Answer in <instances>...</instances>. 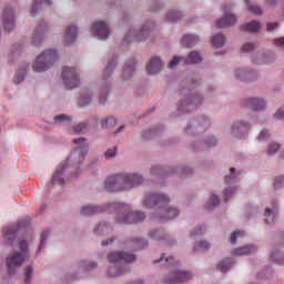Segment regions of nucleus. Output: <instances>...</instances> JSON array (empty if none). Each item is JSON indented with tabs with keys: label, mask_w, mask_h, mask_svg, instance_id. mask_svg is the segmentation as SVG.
I'll list each match as a JSON object with an SVG mask.
<instances>
[{
	"label": "nucleus",
	"mask_w": 284,
	"mask_h": 284,
	"mask_svg": "<svg viewBox=\"0 0 284 284\" xmlns=\"http://www.w3.org/2000/svg\"><path fill=\"white\" fill-rule=\"evenodd\" d=\"M236 79H240V81H250V78L247 77V73L243 71H237L235 73Z\"/></svg>",
	"instance_id": "obj_53"
},
{
	"label": "nucleus",
	"mask_w": 284,
	"mask_h": 284,
	"mask_svg": "<svg viewBox=\"0 0 284 284\" xmlns=\"http://www.w3.org/2000/svg\"><path fill=\"white\" fill-rule=\"evenodd\" d=\"M92 103V98H90V94H82L78 100V105L80 108H85V105H90Z\"/></svg>",
	"instance_id": "obj_40"
},
{
	"label": "nucleus",
	"mask_w": 284,
	"mask_h": 284,
	"mask_svg": "<svg viewBox=\"0 0 284 284\" xmlns=\"http://www.w3.org/2000/svg\"><path fill=\"white\" fill-rule=\"evenodd\" d=\"M49 236H50V231L49 230H45V231L42 232L41 240H40V245L38 247L37 254H39V252H41V250H43V247H45V242L48 241Z\"/></svg>",
	"instance_id": "obj_43"
},
{
	"label": "nucleus",
	"mask_w": 284,
	"mask_h": 284,
	"mask_svg": "<svg viewBox=\"0 0 284 284\" xmlns=\"http://www.w3.org/2000/svg\"><path fill=\"white\" fill-rule=\"evenodd\" d=\"M49 183L51 185H61L64 183V180H61V179H53V180H49Z\"/></svg>",
	"instance_id": "obj_61"
},
{
	"label": "nucleus",
	"mask_w": 284,
	"mask_h": 284,
	"mask_svg": "<svg viewBox=\"0 0 284 284\" xmlns=\"http://www.w3.org/2000/svg\"><path fill=\"white\" fill-rule=\"evenodd\" d=\"M199 43V37L193 34H186L182 38L181 44L183 48H192Z\"/></svg>",
	"instance_id": "obj_27"
},
{
	"label": "nucleus",
	"mask_w": 284,
	"mask_h": 284,
	"mask_svg": "<svg viewBox=\"0 0 284 284\" xmlns=\"http://www.w3.org/2000/svg\"><path fill=\"white\" fill-rule=\"evenodd\" d=\"M270 260L277 263V265H284V253L280 250H273L271 252Z\"/></svg>",
	"instance_id": "obj_31"
},
{
	"label": "nucleus",
	"mask_w": 284,
	"mask_h": 284,
	"mask_svg": "<svg viewBox=\"0 0 284 284\" xmlns=\"http://www.w3.org/2000/svg\"><path fill=\"white\" fill-rule=\"evenodd\" d=\"M131 245L134 247V250H141V247H145V245H148V241L136 237L132 240Z\"/></svg>",
	"instance_id": "obj_42"
},
{
	"label": "nucleus",
	"mask_w": 284,
	"mask_h": 284,
	"mask_svg": "<svg viewBox=\"0 0 284 284\" xmlns=\"http://www.w3.org/2000/svg\"><path fill=\"white\" fill-rule=\"evenodd\" d=\"M244 2L246 3V6H247L250 12H252V14H256L257 17L263 14V9H261V7H258L256 4H250V0H244Z\"/></svg>",
	"instance_id": "obj_39"
},
{
	"label": "nucleus",
	"mask_w": 284,
	"mask_h": 284,
	"mask_svg": "<svg viewBox=\"0 0 284 284\" xmlns=\"http://www.w3.org/2000/svg\"><path fill=\"white\" fill-rule=\"evenodd\" d=\"M205 234V226H196L195 229H193L190 233V237L191 239H196V236H201Z\"/></svg>",
	"instance_id": "obj_45"
},
{
	"label": "nucleus",
	"mask_w": 284,
	"mask_h": 284,
	"mask_svg": "<svg viewBox=\"0 0 284 284\" xmlns=\"http://www.w3.org/2000/svg\"><path fill=\"white\" fill-rule=\"evenodd\" d=\"M274 116L275 119H284V110L280 109Z\"/></svg>",
	"instance_id": "obj_62"
},
{
	"label": "nucleus",
	"mask_w": 284,
	"mask_h": 284,
	"mask_svg": "<svg viewBox=\"0 0 284 284\" xmlns=\"http://www.w3.org/2000/svg\"><path fill=\"white\" fill-rule=\"evenodd\" d=\"M203 101V98L201 95H195L193 98H187L183 102H181L179 110L181 112H190V110H194L199 103Z\"/></svg>",
	"instance_id": "obj_15"
},
{
	"label": "nucleus",
	"mask_w": 284,
	"mask_h": 284,
	"mask_svg": "<svg viewBox=\"0 0 284 284\" xmlns=\"http://www.w3.org/2000/svg\"><path fill=\"white\" fill-rule=\"evenodd\" d=\"M181 19V12L179 11H170L166 16V21L169 23H176Z\"/></svg>",
	"instance_id": "obj_41"
},
{
	"label": "nucleus",
	"mask_w": 284,
	"mask_h": 284,
	"mask_svg": "<svg viewBox=\"0 0 284 284\" xmlns=\"http://www.w3.org/2000/svg\"><path fill=\"white\" fill-rule=\"evenodd\" d=\"M244 236H245V232H243V231H235V232H233V233L231 234L230 241H231V243H232L233 245H235L236 240L243 239Z\"/></svg>",
	"instance_id": "obj_48"
},
{
	"label": "nucleus",
	"mask_w": 284,
	"mask_h": 284,
	"mask_svg": "<svg viewBox=\"0 0 284 284\" xmlns=\"http://www.w3.org/2000/svg\"><path fill=\"white\" fill-rule=\"evenodd\" d=\"M267 31L272 32V30H275V28H278V22H268L266 24Z\"/></svg>",
	"instance_id": "obj_60"
},
{
	"label": "nucleus",
	"mask_w": 284,
	"mask_h": 284,
	"mask_svg": "<svg viewBox=\"0 0 284 284\" xmlns=\"http://www.w3.org/2000/svg\"><path fill=\"white\" fill-rule=\"evenodd\" d=\"M233 194H236V189L235 187H227L223 191V196H224V201H230V199H232Z\"/></svg>",
	"instance_id": "obj_49"
},
{
	"label": "nucleus",
	"mask_w": 284,
	"mask_h": 284,
	"mask_svg": "<svg viewBox=\"0 0 284 284\" xmlns=\"http://www.w3.org/2000/svg\"><path fill=\"white\" fill-rule=\"evenodd\" d=\"M54 61H57V51L49 49L36 59L33 70L34 72H45V70L54 65Z\"/></svg>",
	"instance_id": "obj_7"
},
{
	"label": "nucleus",
	"mask_w": 284,
	"mask_h": 284,
	"mask_svg": "<svg viewBox=\"0 0 284 284\" xmlns=\"http://www.w3.org/2000/svg\"><path fill=\"white\" fill-rule=\"evenodd\" d=\"M281 145L277 143H272L270 144L266 154L272 155V154H276V152H278Z\"/></svg>",
	"instance_id": "obj_52"
},
{
	"label": "nucleus",
	"mask_w": 284,
	"mask_h": 284,
	"mask_svg": "<svg viewBox=\"0 0 284 284\" xmlns=\"http://www.w3.org/2000/svg\"><path fill=\"white\" fill-rule=\"evenodd\" d=\"M111 243H114V237H111L106 241H102V247H106V245H111Z\"/></svg>",
	"instance_id": "obj_63"
},
{
	"label": "nucleus",
	"mask_w": 284,
	"mask_h": 284,
	"mask_svg": "<svg viewBox=\"0 0 284 284\" xmlns=\"http://www.w3.org/2000/svg\"><path fill=\"white\" fill-rule=\"evenodd\" d=\"M219 205H221V200L219 199V195L212 194L204 204V207L205 210H214V207H219Z\"/></svg>",
	"instance_id": "obj_30"
},
{
	"label": "nucleus",
	"mask_w": 284,
	"mask_h": 284,
	"mask_svg": "<svg viewBox=\"0 0 284 284\" xmlns=\"http://www.w3.org/2000/svg\"><path fill=\"white\" fill-rule=\"evenodd\" d=\"M170 202V195L165 193H146L141 205L144 210H161Z\"/></svg>",
	"instance_id": "obj_6"
},
{
	"label": "nucleus",
	"mask_w": 284,
	"mask_h": 284,
	"mask_svg": "<svg viewBox=\"0 0 284 284\" xmlns=\"http://www.w3.org/2000/svg\"><path fill=\"white\" fill-rule=\"evenodd\" d=\"M112 227H110V224L108 222H101L95 229L94 232L98 234V236H101L102 234H110V231Z\"/></svg>",
	"instance_id": "obj_33"
},
{
	"label": "nucleus",
	"mask_w": 284,
	"mask_h": 284,
	"mask_svg": "<svg viewBox=\"0 0 284 284\" xmlns=\"http://www.w3.org/2000/svg\"><path fill=\"white\" fill-rule=\"evenodd\" d=\"M108 260L111 264L106 271V275L109 278H116V276L125 274V268L122 266L123 263H134L136 256L133 253L115 252L109 254Z\"/></svg>",
	"instance_id": "obj_2"
},
{
	"label": "nucleus",
	"mask_w": 284,
	"mask_h": 284,
	"mask_svg": "<svg viewBox=\"0 0 284 284\" xmlns=\"http://www.w3.org/2000/svg\"><path fill=\"white\" fill-rule=\"evenodd\" d=\"M62 80L67 90H74L80 83L79 74L73 68L64 67L62 69Z\"/></svg>",
	"instance_id": "obj_8"
},
{
	"label": "nucleus",
	"mask_w": 284,
	"mask_h": 284,
	"mask_svg": "<svg viewBox=\"0 0 284 284\" xmlns=\"http://www.w3.org/2000/svg\"><path fill=\"white\" fill-rule=\"evenodd\" d=\"M202 60L203 58L201 57V53L193 51L186 57L185 63L196 64V63H201Z\"/></svg>",
	"instance_id": "obj_34"
},
{
	"label": "nucleus",
	"mask_w": 284,
	"mask_h": 284,
	"mask_svg": "<svg viewBox=\"0 0 284 284\" xmlns=\"http://www.w3.org/2000/svg\"><path fill=\"white\" fill-rule=\"evenodd\" d=\"M152 23L148 22L143 26L141 31L131 30L126 33L124 41L125 43H132V41H145L150 37V30Z\"/></svg>",
	"instance_id": "obj_9"
},
{
	"label": "nucleus",
	"mask_w": 284,
	"mask_h": 284,
	"mask_svg": "<svg viewBox=\"0 0 284 284\" xmlns=\"http://www.w3.org/2000/svg\"><path fill=\"white\" fill-rule=\"evenodd\" d=\"M212 43L214 48H223L225 45V36L223 34H216L212 39Z\"/></svg>",
	"instance_id": "obj_37"
},
{
	"label": "nucleus",
	"mask_w": 284,
	"mask_h": 284,
	"mask_svg": "<svg viewBox=\"0 0 284 284\" xmlns=\"http://www.w3.org/2000/svg\"><path fill=\"white\" fill-rule=\"evenodd\" d=\"M256 252H258V246H256L255 244H248L231 251V255L232 256H250V254H256Z\"/></svg>",
	"instance_id": "obj_17"
},
{
	"label": "nucleus",
	"mask_w": 284,
	"mask_h": 284,
	"mask_svg": "<svg viewBox=\"0 0 284 284\" xmlns=\"http://www.w3.org/2000/svg\"><path fill=\"white\" fill-rule=\"evenodd\" d=\"M17 232H19V229L13 226H4L2 229V236L7 245H12V243H14V239H17Z\"/></svg>",
	"instance_id": "obj_21"
},
{
	"label": "nucleus",
	"mask_w": 284,
	"mask_h": 284,
	"mask_svg": "<svg viewBox=\"0 0 284 284\" xmlns=\"http://www.w3.org/2000/svg\"><path fill=\"white\" fill-rule=\"evenodd\" d=\"M54 121L55 122H63V121H70V118H68V115H65V114H60V115H57L55 118H54Z\"/></svg>",
	"instance_id": "obj_57"
},
{
	"label": "nucleus",
	"mask_w": 284,
	"mask_h": 284,
	"mask_svg": "<svg viewBox=\"0 0 284 284\" xmlns=\"http://www.w3.org/2000/svg\"><path fill=\"white\" fill-rule=\"evenodd\" d=\"M85 128H88V125L85 123H80L77 126H74L73 132L75 134H81L83 132V130H85Z\"/></svg>",
	"instance_id": "obj_54"
},
{
	"label": "nucleus",
	"mask_w": 284,
	"mask_h": 284,
	"mask_svg": "<svg viewBox=\"0 0 284 284\" xmlns=\"http://www.w3.org/2000/svg\"><path fill=\"white\" fill-rule=\"evenodd\" d=\"M236 265V262L232 257H225L217 262L216 268L219 272H222V274H226V272H230Z\"/></svg>",
	"instance_id": "obj_22"
},
{
	"label": "nucleus",
	"mask_w": 284,
	"mask_h": 284,
	"mask_svg": "<svg viewBox=\"0 0 284 284\" xmlns=\"http://www.w3.org/2000/svg\"><path fill=\"white\" fill-rule=\"evenodd\" d=\"M68 168V162H61L53 173L52 179H61L62 174L65 172V169Z\"/></svg>",
	"instance_id": "obj_36"
},
{
	"label": "nucleus",
	"mask_w": 284,
	"mask_h": 284,
	"mask_svg": "<svg viewBox=\"0 0 284 284\" xmlns=\"http://www.w3.org/2000/svg\"><path fill=\"white\" fill-rule=\"evenodd\" d=\"M105 156H106V159H114V156H116V148H114V149H109V150L105 152Z\"/></svg>",
	"instance_id": "obj_56"
},
{
	"label": "nucleus",
	"mask_w": 284,
	"mask_h": 284,
	"mask_svg": "<svg viewBox=\"0 0 284 284\" xmlns=\"http://www.w3.org/2000/svg\"><path fill=\"white\" fill-rule=\"evenodd\" d=\"M32 274H34V268H32V266H27L24 268V282L27 284H30L32 283Z\"/></svg>",
	"instance_id": "obj_44"
},
{
	"label": "nucleus",
	"mask_w": 284,
	"mask_h": 284,
	"mask_svg": "<svg viewBox=\"0 0 284 284\" xmlns=\"http://www.w3.org/2000/svg\"><path fill=\"white\" fill-rule=\"evenodd\" d=\"M266 225H274L278 221V205L267 206L264 212Z\"/></svg>",
	"instance_id": "obj_16"
},
{
	"label": "nucleus",
	"mask_w": 284,
	"mask_h": 284,
	"mask_svg": "<svg viewBox=\"0 0 284 284\" xmlns=\"http://www.w3.org/2000/svg\"><path fill=\"white\" fill-rule=\"evenodd\" d=\"M181 61H185V58L183 57H174L171 62L169 63V69L170 70H174V68H176V65H179V63H181Z\"/></svg>",
	"instance_id": "obj_50"
},
{
	"label": "nucleus",
	"mask_w": 284,
	"mask_h": 284,
	"mask_svg": "<svg viewBox=\"0 0 284 284\" xmlns=\"http://www.w3.org/2000/svg\"><path fill=\"white\" fill-rule=\"evenodd\" d=\"M41 3H45L47 6H51L52 2H50V0H33V4H32L31 10H30L31 17H34V14H37V10H39V6H41Z\"/></svg>",
	"instance_id": "obj_35"
},
{
	"label": "nucleus",
	"mask_w": 284,
	"mask_h": 284,
	"mask_svg": "<svg viewBox=\"0 0 284 284\" xmlns=\"http://www.w3.org/2000/svg\"><path fill=\"white\" fill-rule=\"evenodd\" d=\"M243 105L246 108H251V110H254L255 112H258L260 110H265V101L258 99V98H250L243 101Z\"/></svg>",
	"instance_id": "obj_20"
},
{
	"label": "nucleus",
	"mask_w": 284,
	"mask_h": 284,
	"mask_svg": "<svg viewBox=\"0 0 284 284\" xmlns=\"http://www.w3.org/2000/svg\"><path fill=\"white\" fill-rule=\"evenodd\" d=\"M28 258H30V248L28 247V242L22 240L19 242V251H13L6 258L9 274H14Z\"/></svg>",
	"instance_id": "obj_4"
},
{
	"label": "nucleus",
	"mask_w": 284,
	"mask_h": 284,
	"mask_svg": "<svg viewBox=\"0 0 284 284\" xmlns=\"http://www.w3.org/2000/svg\"><path fill=\"white\" fill-rule=\"evenodd\" d=\"M155 263L172 267L169 274L163 277V283L165 284H183L194 278L193 272L184 271L179 267V261H176L174 256H165V254H163Z\"/></svg>",
	"instance_id": "obj_1"
},
{
	"label": "nucleus",
	"mask_w": 284,
	"mask_h": 284,
	"mask_svg": "<svg viewBox=\"0 0 284 284\" xmlns=\"http://www.w3.org/2000/svg\"><path fill=\"white\" fill-rule=\"evenodd\" d=\"M73 143L75 145H80V148L75 149L69 160L74 161V163H83V160L85 159V155L88 154V144H85V139H74Z\"/></svg>",
	"instance_id": "obj_11"
},
{
	"label": "nucleus",
	"mask_w": 284,
	"mask_h": 284,
	"mask_svg": "<svg viewBox=\"0 0 284 284\" xmlns=\"http://www.w3.org/2000/svg\"><path fill=\"white\" fill-rule=\"evenodd\" d=\"M135 68H136V60L132 59L129 62H126L123 69L122 79H124V81H128V79H132Z\"/></svg>",
	"instance_id": "obj_24"
},
{
	"label": "nucleus",
	"mask_w": 284,
	"mask_h": 284,
	"mask_svg": "<svg viewBox=\"0 0 284 284\" xmlns=\"http://www.w3.org/2000/svg\"><path fill=\"white\" fill-rule=\"evenodd\" d=\"M254 50V44L253 43H246L242 47L243 52H252Z\"/></svg>",
	"instance_id": "obj_58"
},
{
	"label": "nucleus",
	"mask_w": 284,
	"mask_h": 284,
	"mask_svg": "<svg viewBox=\"0 0 284 284\" xmlns=\"http://www.w3.org/2000/svg\"><path fill=\"white\" fill-rule=\"evenodd\" d=\"M222 10L224 12V17L216 21L217 28H230L232 26L236 24V16L231 13L232 6L224 4L222 7Z\"/></svg>",
	"instance_id": "obj_12"
},
{
	"label": "nucleus",
	"mask_w": 284,
	"mask_h": 284,
	"mask_svg": "<svg viewBox=\"0 0 284 284\" xmlns=\"http://www.w3.org/2000/svg\"><path fill=\"white\" fill-rule=\"evenodd\" d=\"M116 211L118 223H124V225H132V223H143L145 221V213L142 211H132V206L125 203H113V211Z\"/></svg>",
	"instance_id": "obj_3"
},
{
	"label": "nucleus",
	"mask_w": 284,
	"mask_h": 284,
	"mask_svg": "<svg viewBox=\"0 0 284 284\" xmlns=\"http://www.w3.org/2000/svg\"><path fill=\"white\" fill-rule=\"evenodd\" d=\"M99 212H114V203L104 205L84 204L80 209L81 216H92Z\"/></svg>",
	"instance_id": "obj_10"
},
{
	"label": "nucleus",
	"mask_w": 284,
	"mask_h": 284,
	"mask_svg": "<svg viewBox=\"0 0 284 284\" xmlns=\"http://www.w3.org/2000/svg\"><path fill=\"white\" fill-rule=\"evenodd\" d=\"M163 68V62L160 58H152L150 62L146 64V72L148 74H156L158 72H161V69Z\"/></svg>",
	"instance_id": "obj_23"
},
{
	"label": "nucleus",
	"mask_w": 284,
	"mask_h": 284,
	"mask_svg": "<svg viewBox=\"0 0 284 284\" xmlns=\"http://www.w3.org/2000/svg\"><path fill=\"white\" fill-rule=\"evenodd\" d=\"M75 40H77V27L71 26L65 30L64 43L67 45H70L71 43H74Z\"/></svg>",
	"instance_id": "obj_26"
},
{
	"label": "nucleus",
	"mask_w": 284,
	"mask_h": 284,
	"mask_svg": "<svg viewBox=\"0 0 284 284\" xmlns=\"http://www.w3.org/2000/svg\"><path fill=\"white\" fill-rule=\"evenodd\" d=\"M142 183V180L139 179H108L104 187L108 192H123L124 190L139 187Z\"/></svg>",
	"instance_id": "obj_5"
},
{
	"label": "nucleus",
	"mask_w": 284,
	"mask_h": 284,
	"mask_svg": "<svg viewBox=\"0 0 284 284\" xmlns=\"http://www.w3.org/2000/svg\"><path fill=\"white\" fill-rule=\"evenodd\" d=\"M160 216L153 217L155 221H170L172 219H176L179 216L180 211L175 206H163L160 209Z\"/></svg>",
	"instance_id": "obj_14"
},
{
	"label": "nucleus",
	"mask_w": 284,
	"mask_h": 284,
	"mask_svg": "<svg viewBox=\"0 0 284 284\" xmlns=\"http://www.w3.org/2000/svg\"><path fill=\"white\" fill-rule=\"evenodd\" d=\"M111 179H141V176L132 173H118L115 175H112Z\"/></svg>",
	"instance_id": "obj_47"
},
{
	"label": "nucleus",
	"mask_w": 284,
	"mask_h": 284,
	"mask_svg": "<svg viewBox=\"0 0 284 284\" xmlns=\"http://www.w3.org/2000/svg\"><path fill=\"white\" fill-rule=\"evenodd\" d=\"M207 250H210V242L203 240L201 242H199L194 247L193 251L194 252H207Z\"/></svg>",
	"instance_id": "obj_38"
},
{
	"label": "nucleus",
	"mask_w": 284,
	"mask_h": 284,
	"mask_svg": "<svg viewBox=\"0 0 284 284\" xmlns=\"http://www.w3.org/2000/svg\"><path fill=\"white\" fill-rule=\"evenodd\" d=\"M270 139V132L264 130L258 135V141H267Z\"/></svg>",
	"instance_id": "obj_55"
},
{
	"label": "nucleus",
	"mask_w": 284,
	"mask_h": 284,
	"mask_svg": "<svg viewBox=\"0 0 284 284\" xmlns=\"http://www.w3.org/2000/svg\"><path fill=\"white\" fill-rule=\"evenodd\" d=\"M91 33L101 41H105L110 37V27L103 21L94 22L91 28Z\"/></svg>",
	"instance_id": "obj_13"
},
{
	"label": "nucleus",
	"mask_w": 284,
	"mask_h": 284,
	"mask_svg": "<svg viewBox=\"0 0 284 284\" xmlns=\"http://www.w3.org/2000/svg\"><path fill=\"white\" fill-rule=\"evenodd\" d=\"M274 44L278 47H284V38L276 39Z\"/></svg>",
	"instance_id": "obj_64"
},
{
	"label": "nucleus",
	"mask_w": 284,
	"mask_h": 284,
	"mask_svg": "<svg viewBox=\"0 0 284 284\" xmlns=\"http://www.w3.org/2000/svg\"><path fill=\"white\" fill-rule=\"evenodd\" d=\"M4 30L8 32H11V30H14V11H12L11 8H7L3 11L2 17Z\"/></svg>",
	"instance_id": "obj_18"
},
{
	"label": "nucleus",
	"mask_w": 284,
	"mask_h": 284,
	"mask_svg": "<svg viewBox=\"0 0 284 284\" xmlns=\"http://www.w3.org/2000/svg\"><path fill=\"white\" fill-rule=\"evenodd\" d=\"M149 236L153 239V241H169L165 231L159 229L151 230Z\"/></svg>",
	"instance_id": "obj_28"
},
{
	"label": "nucleus",
	"mask_w": 284,
	"mask_h": 284,
	"mask_svg": "<svg viewBox=\"0 0 284 284\" xmlns=\"http://www.w3.org/2000/svg\"><path fill=\"white\" fill-rule=\"evenodd\" d=\"M243 32H258L261 30V22L253 20L248 23H245L241 27Z\"/></svg>",
	"instance_id": "obj_29"
},
{
	"label": "nucleus",
	"mask_w": 284,
	"mask_h": 284,
	"mask_svg": "<svg viewBox=\"0 0 284 284\" xmlns=\"http://www.w3.org/2000/svg\"><path fill=\"white\" fill-rule=\"evenodd\" d=\"M26 79V73L22 72L20 74H17L13 79L14 83H21V81H23Z\"/></svg>",
	"instance_id": "obj_59"
},
{
	"label": "nucleus",
	"mask_w": 284,
	"mask_h": 284,
	"mask_svg": "<svg viewBox=\"0 0 284 284\" xmlns=\"http://www.w3.org/2000/svg\"><path fill=\"white\" fill-rule=\"evenodd\" d=\"M116 65V60L113 59L112 61H110L104 70V75L103 79H108V77H110V74H112V70H114V67Z\"/></svg>",
	"instance_id": "obj_46"
},
{
	"label": "nucleus",
	"mask_w": 284,
	"mask_h": 284,
	"mask_svg": "<svg viewBox=\"0 0 284 284\" xmlns=\"http://www.w3.org/2000/svg\"><path fill=\"white\" fill-rule=\"evenodd\" d=\"M97 266V262L92 261H81L78 264L80 272H91V270H95Z\"/></svg>",
	"instance_id": "obj_32"
},
{
	"label": "nucleus",
	"mask_w": 284,
	"mask_h": 284,
	"mask_svg": "<svg viewBox=\"0 0 284 284\" xmlns=\"http://www.w3.org/2000/svg\"><path fill=\"white\" fill-rule=\"evenodd\" d=\"M45 30H47L45 23H42L39 27H37L33 33V39H32L33 45H39V43H41V40L43 39V32H45Z\"/></svg>",
	"instance_id": "obj_25"
},
{
	"label": "nucleus",
	"mask_w": 284,
	"mask_h": 284,
	"mask_svg": "<svg viewBox=\"0 0 284 284\" xmlns=\"http://www.w3.org/2000/svg\"><path fill=\"white\" fill-rule=\"evenodd\" d=\"M248 130H250V123L236 122L235 124H233L232 134L237 139H243L245 134H247Z\"/></svg>",
	"instance_id": "obj_19"
},
{
	"label": "nucleus",
	"mask_w": 284,
	"mask_h": 284,
	"mask_svg": "<svg viewBox=\"0 0 284 284\" xmlns=\"http://www.w3.org/2000/svg\"><path fill=\"white\" fill-rule=\"evenodd\" d=\"M116 123V120L114 118H109L105 120H102L101 125L102 128H112Z\"/></svg>",
	"instance_id": "obj_51"
}]
</instances>
